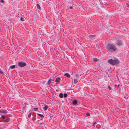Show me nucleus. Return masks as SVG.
Wrapping results in <instances>:
<instances>
[{
  "label": "nucleus",
  "instance_id": "nucleus-1",
  "mask_svg": "<svg viewBox=\"0 0 129 129\" xmlns=\"http://www.w3.org/2000/svg\"><path fill=\"white\" fill-rule=\"evenodd\" d=\"M106 48L107 51L111 52H114L117 49V48L115 45L109 43L107 44Z\"/></svg>",
  "mask_w": 129,
  "mask_h": 129
},
{
  "label": "nucleus",
  "instance_id": "nucleus-2",
  "mask_svg": "<svg viewBox=\"0 0 129 129\" xmlns=\"http://www.w3.org/2000/svg\"><path fill=\"white\" fill-rule=\"evenodd\" d=\"M108 62L112 65H117L119 63V60L116 58H115L114 59H110L108 60Z\"/></svg>",
  "mask_w": 129,
  "mask_h": 129
},
{
  "label": "nucleus",
  "instance_id": "nucleus-3",
  "mask_svg": "<svg viewBox=\"0 0 129 129\" xmlns=\"http://www.w3.org/2000/svg\"><path fill=\"white\" fill-rule=\"evenodd\" d=\"M123 39L120 38H117L116 40L115 45L118 46H122L123 45Z\"/></svg>",
  "mask_w": 129,
  "mask_h": 129
},
{
  "label": "nucleus",
  "instance_id": "nucleus-4",
  "mask_svg": "<svg viewBox=\"0 0 129 129\" xmlns=\"http://www.w3.org/2000/svg\"><path fill=\"white\" fill-rule=\"evenodd\" d=\"M18 65L21 68L25 66L26 64L25 62H19L18 63Z\"/></svg>",
  "mask_w": 129,
  "mask_h": 129
},
{
  "label": "nucleus",
  "instance_id": "nucleus-5",
  "mask_svg": "<svg viewBox=\"0 0 129 129\" xmlns=\"http://www.w3.org/2000/svg\"><path fill=\"white\" fill-rule=\"evenodd\" d=\"M7 111L6 110H1V113L3 114H6L7 113Z\"/></svg>",
  "mask_w": 129,
  "mask_h": 129
},
{
  "label": "nucleus",
  "instance_id": "nucleus-6",
  "mask_svg": "<svg viewBox=\"0 0 129 129\" xmlns=\"http://www.w3.org/2000/svg\"><path fill=\"white\" fill-rule=\"evenodd\" d=\"M60 78L59 77H58L56 79L55 81L56 83H59L60 82Z\"/></svg>",
  "mask_w": 129,
  "mask_h": 129
},
{
  "label": "nucleus",
  "instance_id": "nucleus-7",
  "mask_svg": "<svg viewBox=\"0 0 129 129\" xmlns=\"http://www.w3.org/2000/svg\"><path fill=\"white\" fill-rule=\"evenodd\" d=\"M10 120V118H8L6 119L5 120H3L2 121L3 122H8L9 120Z\"/></svg>",
  "mask_w": 129,
  "mask_h": 129
},
{
  "label": "nucleus",
  "instance_id": "nucleus-8",
  "mask_svg": "<svg viewBox=\"0 0 129 129\" xmlns=\"http://www.w3.org/2000/svg\"><path fill=\"white\" fill-rule=\"evenodd\" d=\"M64 76H66L68 78H70V75L68 73L64 74Z\"/></svg>",
  "mask_w": 129,
  "mask_h": 129
},
{
  "label": "nucleus",
  "instance_id": "nucleus-9",
  "mask_svg": "<svg viewBox=\"0 0 129 129\" xmlns=\"http://www.w3.org/2000/svg\"><path fill=\"white\" fill-rule=\"evenodd\" d=\"M77 100H74L73 102H72V104H73L74 105H75L77 104Z\"/></svg>",
  "mask_w": 129,
  "mask_h": 129
},
{
  "label": "nucleus",
  "instance_id": "nucleus-10",
  "mask_svg": "<svg viewBox=\"0 0 129 129\" xmlns=\"http://www.w3.org/2000/svg\"><path fill=\"white\" fill-rule=\"evenodd\" d=\"M96 36V35H91L89 36L88 37H89V38H92Z\"/></svg>",
  "mask_w": 129,
  "mask_h": 129
},
{
  "label": "nucleus",
  "instance_id": "nucleus-11",
  "mask_svg": "<svg viewBox=\"0 0 129 129\" xmlns=\"http://www.w3.org/2000/svg\"><path fill=\"white\" fill-rule=\"evenodd\" d=\"M37 8L39 10L41 9V7H40V5L39 4H37Z\"/></svg>",
  "mask_w": 129,
  "mask_h": 129
},
{
  "label": "nucleus",
  "instance_id": "nucleus-12",
  "mask_svg": "<svg viewBox=\"0 0 129 129\" xmlns=\"http://www.w3.org/2000/svg\"><path fill=\"white\" fill-rule=\"evenodd\" d=\"M44 105L45 106L44 107V109L45 110H46L48 107V106L46 105Z\"/></svg>",
  "mask_w": 129,
  "mask_h": 129
},
{
  "label": "nucleus",
  "instance_id": "nucleus-13",
  "mask_svg": "<svg viewBox=\"0 0 129 129\" xmlns=\"http://www.w3.org/2000/svg\"><path fill=\"white\" fill-rule=\"evenodd\" d=\"M78 81V80L77 79H75L74 80V83L75 84H76Z\"/></svg>",
  "mask_w": 129,
  "mask_h": 129
},
{
  "label": "nucleus",
  "instance_id": "nucleus-14",
  "mask_svg": "<svg viewBox=\"0 0 129 129\" xmlns=\"http://www.w3.org/2000/svg\"><path fill=\"white\" fill-rule=\"evenodd\" d=\"M81 74H76V76L77 78H78L80 76H81Z\"/></svg>",
  "mask_w": 129,
  "mask_h": 129
},
{
  "label": "nucleus",
  "instance_id": "nucleus-15",
  "mask_svg": "<svg viewBox=\"0 0 129 129\" xmlns=\"http://www.w3.org/2000/svg\"><path fill=\"white\" fill-rule=\"evenodd\" d=\"M15 67V65H13L10 66V68L11 69H13Z\"/></svg>",
  "mask_w": 129,
  "mask_h": 129
},
{
  "label": "nucleus",
  "instance_id": "nucleus-16",
  "mask_svg": "<svg viewBox=\"0 0 129 129\" xmlns=\"http://www.w3.org/2000/svg\"><path fill=\"white\" fill-rule=\"evenodd\" d=\"M63 94L62 93L59 94V96L60 98H62L63 97Z\"/></svg>",
  "mask_w": 129,
  "mask_h": 129
},
{
  "label": "nucleus",
  "instance_id": "nucleus-17",
  "mask_svg": "<svg viewBox=\"0 0 129 129\" xmlns=\"http://www.w3.org/2000/svg\"><path fill=\"white\" fill-rule=\"evenodd\" d=\"M37 114L38 115L40 116L41 117H44V116L42 114H41L39 113H38Z\"/></svg>",
  "mask_w": 129,
  "mask_h": 129
},
{
  "label": "nucleus",
  "instance_id": "nucleus-18",
  "mask_svg": "<svg viewBox=\"0 0 129 129\" xmlns=\"http://www.w3.org/2000/svg\"><path fill=\"white\" fill-rule=\"evenodd\" d=\"M98 60V59L96 58H93V60L95 62L97 61Z\"/></svg>",
  "mask_w": 129,
  "mask_h": 129
},
{
  "label": "nucleus",
  "instance_id": "nucleus-19",
  "mask_svg": "<svg viewBox=\"0 0 129 129\" xmlns=\"http://www.w3.org/2000/svg\"><path fill=\"white\" fill-rule=\"evenodd\" d=\"M68 96L67 94V93H64L63 94V96L64 98H66Z\"/></svg>",
  "mask_w": 129,
  "mask_h": 129
},
{
  "label": "nucleus",
  "instance_id": "nucleus-20",
  "mask_svg": "<svg viewBox=\"0 0 129 129\" xmlns=\"http://www.w3.org/2000/svg\"><path fill=\"white\" fill-rule=\"evenodd\" d=\"M51 79H50L48 81V83L49 84H50L51 82Z\"/></svg>",
  "mask_w": 129,
  "mask_h": 129
},
{
  "label": "nucleus",
  "instance_id": "nucleus-21",
  "mask_svg": "<svg viewBox=\"0 0 129 129\" xmlns=\"http://www.w3.org/2000/svg\"><path fill=\"white\" fill-rule=\"evenodd\" d=\"M1 117L3 119H4L6 118V117L4 116V115H3L1 116Z\"/></svg>",
  "mask_w": 129,
  "mask_h": 129
},
{
  "label": "nucleus",
  "instance_id": "nucleus-22",
  "mask_svg": "<svg viewBox=\"0 0 129 129\" xmlns=\"http://www.w3.org/2000/svg\"><path fill=\"white\" fill-rule=\"evenodd\" d=\"M34 110L35 111H37L38 110V109L37 108H34Z\"/></svg>",
  "mask_w": 129,
  "mask_h": 129
},
{
  "label": "nucleus",
  "instance_id": "nucleus-23",
  "mask_svg": "<svg viewBox=\"0 0 129 129\" xmlns=\"http://www.w3.org/2000/svg\"><path fill=\"white\" fill-rule=\"evenodd\" d=\"M20 20L22 21H24V18L23 17H21L20 18Z\"/></svg>",
  "mask_w": 129,
  "mask_h": 129
},
{
  "label": "nucleus",
  "instance_id": "nucleus-24",
  "mask_svg": "<svg viewBox=\"0 0 129 129\" xmlns=\"http://www.w3.org/2000/svg\"><path fill=\"white\" fill-rule=\"evenodd\" d=\"M0 2L1 3H4L5 2V1L3 0H0Z\"/></svg>",
  "mask_w": 129,
  "mask_h": 129
},
{
  "label": "nucleus",
  "instance_id": "nucleus-25",
  "mask_svg": "<svg viewBox=\"0 0 129 129\" xmlns=\"http://www.w3.org/2000/svg\"><path fill=\"white\" fill-rule=\"evenodd\" d=\"M31 113H29V114H28V117L29 118L31 116Z\"/></svg>",
  "mask_w": 129,
  "mask_h": 129
},
{
  "label": "nucleus",
  "instance_id": "nucleus-26",
  "mask_svg": "<svg viewBox=\"0 0 129 129\" xmlns=\"http://www.w3.org/2000/svg\"><path fill=\"white\" fill-rule=\"evenodd\" d=\"M86 115L87 116H89L90 115V114L88 113H87L86 114Z\"/></svg>",
  "mask_w": 129,
  "mask_h": 129
},
{
  "label": "nucleus",
  "instance_id": "nucleus-27",
  "mask_svg": "<svg viewBox=\"0 0 129 129\" xmlns=\"http://www.w3.org/2000/svg\"><path fill=\"white\" fill-rule=\"evenodd\" d=\"M126 5L127 7L129 8V4L128 3H126Z\"/></svg>",
  "mask_w": 129,
  "mask_h": 129
},
{
  "label": "nucleus",
  "instance_id": "nucleus-28",
  "mask_svg": "<svg viewBox=\"0 0 129 129\" xmlns=\"http://www.w3.org/2000/svg\"><path fill=\"white\" fill-rule=\"evenodd\" d=\"M69 8L70 9H72L73 8V7L72 6H70L69 7Z\"/></svg>",
  "mask_w": 129,
  "mask_h": 129
},
{
  "label": "nucleus",
  "instance_id": "nucleus-29",
  "mask_svg": "<svg viewBox=\"0 0 129 129\" xmlns=\"http://www.w3.org/2000/svg\"><path fill=\"white\" fill-rule=\"evenodd\" d=\"M96 122H94L93 123V126H94V124H96Z\"/></svg>",
  "mask_w": 129,
  "mask_h": 129
},
{
  "label": "nucleus",
  "instance_id": "nucleus-30",
  "mask_svg": "<svg viewBox=\"0 0 129 129\" xmlns=\"http://www.w3.org/2000/svg\"><path fill=\"white\" fill-rule=\"evenodd\" d=\"M108 88L110 90H111L112 89L111 87L110 86H108Z\"/></svg>",
  "mask_w": 129,
  "mask_h": 129
},
{
  "label": "nucleus",
  "instance_id": "nucleus-31",
  "mask_svg": "<svg viewBox=\"0 0 129 129\" xmlns=\"http://www.w3.org/2000/svg\"><path fill=\"white\" fill-rule=\"evenodd\" d=\"M9 116L10 117H12V115L11 114H9Z\"/></svg>",
  "mask_w": 129,
  "mask_h": 129
},
{
  "label": "nucleus",
  "instance_id": "nucleus-32",
  "mask_svg": "<svg viewBox=\"0 0 129 129\" xmlns=\"http://www.w3.org/2000/svg\"><path fill=\"white\" fill-rule=\"evenodd\" d=\"M115 86H116H116H117H117H118L117 85H115Z\"/></svg>",
  "mask_w": 129,
  "mask_h": 129
},
{
  "label": "nucleus",
  "instance_id": "nucleus-33",
  "mask_svg": "<svg viewBox=\"0 0 129 129\" xmlns=\"http://www.w3.org/2000/svg\"><path fill=\"white\" fill-rule=\"evenodd\" d=\"M42 119H42V118H41V119H40V120H42Z\"/></svg>",
  "mask_w": 129,
  "mask_h": 129
},
{
  "label": "nucleus",
  "instance_id": "nucleus-34",
  "mask_svg": "<svg viewBox=\"0 0 129 129\" xmlns=\"http://www.w3.org/2000/svg\"><path fill=\"white\" fill-rule=\"evenodd\" d=\"M1 108V106H0V108Z\"/></svg>",
  "mask_w": 129,
  "mask_h": 129
},
{
  "label": "nucleus",
  "instance_id": "nucleus-35",
  "mask_svg": "<svg viewBox=\"0 0 129 129\" xmlns=\"http://www.w3.org/2000/svg\"><path fill=\"white\" fill-rule=\"evenodd\" d=\"M0 112H1V110H0Z\"/></svg>",
  "mask_w": 129,
  "mask_h": 129
},
{
  "label": "nucleus",
  "instance_id": "nucleus-36",
  "mask_svg": "<svg viewBox=\"0 0 129 129\" xmlns=\"http://www.w3.org/2000/svg\"><path fill=\"white\" fill-rule=\"evenodd\" d=\"M103 129H105V128H103Z\"/></svg>",
  "mask_w": 129,
  "mask_h": 129
}]
</instances>
